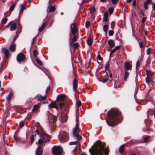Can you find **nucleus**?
I'll use <instances>...</instances> for the list:
<instances>
[{"label": "nucleus", "instance_id": "nucleus-1", "mask_svg": "<svg viewBox=\"0 0 155 155\" xmlns=\"http://www.w3.org/2000/svg\"><path fill=\"white\" fill-rule=\"evenodd\" d=\"M122 119L121 112L117 109H111L107 113L106 121L109 126L117 125Z\"/></svg>", "mask_w": 155, "mask_h": 155}, {"label": "nucleus", "instance_id": "nucleus-2", "mask_svg": "<svg viewBox=\"0 0 155 155\" xmlns=\"http://www.w3.org/2000/svg\"><path fill=\"white\" fill-rule=\"evenodd\" d=\"M95 145L93 148L89 149L91 155H108L109 152V149L104 148V145L100 140L97 141Z\"/></svg>", "mask_w": 155, "mask_h": 155}, {"label": "nucleus", "instance_id": "nucleus-3", "mask_svg": "<svg viewBox=\"0 0 155 155\" xmlns=\"http://www.w3.org/2000/svg\"><path fill=\"white\" fill-rule=\"evenodd\" d=\"M64 106V104L62 102L58 103L57 104L56 101L50 103L48 105V107L51 108H55L57 110H59L60 108L61 110L63 108Z\"/></svg>", "mask_w": 155, "mask_h": 155}, {"label": "nucleus", "instance_id": "nucleus-4", "mask_svg": "<svg viewBox=\"0 0 155 155\" xmlns=\"http://www.w3.org/2000/svg\"><path fill=\"white\" fill-rule=\"evenodd\" d=\"M39 128L40 129L41 132L40 136L42 138L45 143H49L50 140L48 139V138L50 137V136L43 131L42 130V128L41 127H40Z\"/></svg>", "mask_w": 155, "mask_h": 155}, {"label": "nucleus", "instance_id": "nucleus-5", "mask_svg": "<svg viewBox=\"0 0 155 155\" xmlns=\"http://www.w3.org/2000/svg\"><path fill=\"white\" fill-rule=\"evenodd\" d=\"M52 153L53 155H61L62 149L60 146H54L52 148Z\"/></svg>", "mask_w": 155, "mask_h": 155}, {"label": "nucleus", "instance_id": "nucleus-6", "mask_svg": "<svg viewBox=\"0 0 155 155\" xmlns=\"http://www.w3.org/2000/svg\"><path fill=\"white\" fill-rule=\"evenodd\" d=\"M61 137V142H65L67 141L69 139V136L68 133L64 131H62L60 134Z\"/></svg>", "mask_w": 155, "mask_h": 155}, {"label": "nucleus", "instance_id": "nucleus-7", "mask_svg": "<svg viewBox=\"0 0 155 155\" xmlns=\"http://www.w3.org/2000/svg\"><path fill=\"white\" fill-rule=\"evenodd\" d=\"M26 59L25 55L22 53L20 52L17 55L16 60L19 64H20L21 62L24 61Z\"/></svg>", "mask_w": 155, "mask_h": 155}, {"label": "nucleus", "instance_id": "nucleus-8", "mask_svg": "<svg viewBox=\"0 0 155 155\" xmlns=\"http://www.w3.org/2000/svg\"><path fill=\"white\" fill-rule=\"evenodd\" d=\"M76 77V74L74 75V79L73 81V89L74 92H75L77 90L78 85V81L77 79L75 78Z\"/></svg>", "mask_w": 155, "mask_h": 155}, {"label": "nucleus", "instance_id": "nucleus-9", "mask_svg": "<svg viewBox=\"0 0 155 155\" xmlns=\"http://www.w3.org/2000/svg\"><path fill=\"white\" fill-rule=\"evenodd\" d=\"M17 30L16 31V33L20 34L21 31L22 27L21 25V24L20 23V21L19 20H17Z\"/></svg>", "mask_w": 155, "mask_h": 155}, {"label": "nucleus", "instance_id": "nucleus-10", "mask_svg": "<svg viewBox=\"0 0 155 155\" xmlns=\"http://www.w3.org/2000/svg\"><path fill=\"white\" fill-rule=\"evenodd\" d=\"M66 97V95L64 94H61L58 95L56 98V100L58 101V103L61 101H64Z\"/></svg>", "mask_w": 155, "mask_h": 155}, {"label": "nucleus", "instance_id": "nucleus-11", "mask_svg": "<svg viewBox=\"0 0 155 155\" xmlns=\"http://www.w3.org/2000/svg\"><path fill=\"white\" fill-rule=\"evenodd\" d=\"M43 153L42 148L40 145H38L35 152V155H42Z\"/></svg>", "mask_w": 155, "mask_h": 155}, {"label": "nucleus", "instance_id": "nucleus-12", "mask_svg": "<svg viewBox=\"0 0 155 155\" xmlns=\"http://www.w3.org/2000/svg\"><path fill=\"white\" fill-rule=\"evenodd\" d=\"M71 33L69 34V38L72 37L73 35H78V29H72L71 27Z\"/></svg>", "mask_w": 155, "mask_h": 155}, {"label": "nucleus", "instance_id": "nucleus-13", "mask_svg": "<svg viewBox=\"0 0 155 155\" xmlns=\"http://www.w3.org/2000/svg\"><path fill=\"white\" fill-rule=\"evenodd\" d=\"M124 67L127 71L131 70L132 64L128 62H126L124 64Z\"/></svg>", "mask_w": 155, "mask_h": 155}, {"label": "nucleus", "instance_id": "nucleus-14", "mask_svg": "<svg viewBox=\"0 0 155 155\" xmlns=\"http://www.w3.org/2000/svg\"><path fill=\"white\" fill-rule=\"evenodd\" d=\"M107 42L108 44L109 45L110 48H114L115 46V43L114 40L112 39L109 40Z\"/></svg>", "mask_w": 155, "mask_h": 155}, {"label": "nucleus", "instance_id": "nucleus-15", "mask_svg": "<svg viewBox=\"0 0 155 155\" xmlns=\"http://www.w3.org/2000/svg\"><path fill=\"white\" fill-rule=\"evenodd\" d=\"M152 0H147L145 2H144V7L145 9L147 10L148 9V7L147 5L149 4H152Z\"/></svg>", "mask_w": 155, "mask_h": 155}, {"label": "nucleus", "instance_id": "nucleus-16", "mask_svg": "<svg viewBox=\"0 0 155 155\" xmlns=\"http://www.w3.org/2000/svg\"><path fill=\"white\" fill-rule=\"evenodd\" d=\"M3 52L5 54V56L6 58H8L9 55V53L6 48H4L2 49Z\"/></svg>", "mask_w": 155, "mask_h": 155}, {"label": "nucleus", "instance_id": "nucleus-17", "mask_svg": "<svg viewBox=\"0 0 155 155\" xmlns=\"http://www.w3.org/2000/svg\"><path fill=\"white\" fill-rule=\"evenodd\" d=\"M15 43H13L12 42L9 48V50L11 52H14L15 50Z\"/></svg>", "mask_w": 155, "mask_h": 155}, {"label": "nucleus", "instance_id": "nucleus-18", "mask_svg": "<svg viewBox=\"0 0 155 155\" xmlns=\"http://www.w3.org/2000/svg\"><path fill=\"white\" fill-rule=\"evenodd\" d=\"M17 25V20L12 24L10 26V29L11 31H14L15 30Z\"/></svg>", "mask_w": 155, "mask_h": 155}, {"label": "nucleus", "instance_id": "nucleus-19", "mask_svg": "<svg viewBox=\"0 0 155 155\" xmlns=\"http://www.w3.org/2000/svg\"><path fill=\"white\" fill-rule=\"evenodd\" d=\"M108 13L107 12H105L104 14V18H103V21L107 22L108 21Z\"/></svg>", "mask_w": 155, "mask_h": 155}, {"label": "nucleus", "instance_id": "nucleus-20", "mask_svg": "<svg viewBox=\"0 0 155 155\" xmlns=\"http://www.w3.org/2000/svg\"><path fill=\"white\" fill-rule=\"evenodd\" d=\"M47 23L46 21L38 29L39 32H41L42 31L45 29V28L47 25Z\"/></svg>", "mask_w": 155, "mask_h": 155}, {"label": "nucleus", "instance_id": "nucleus-21", "mask_svg": "<svg viewBox=\"0 0 155 155\" xmlns=\"http://www.w3.org/2000/svg\"><path fill=\"white\" fill-rule=\"evenodd\" d=\"M105 70L106 71H107L108 72L110 73V62H109L107 61L105 64Z\"/></svg>", "mask_w": 155, "mask_h": 155}, {"label": "nucleus", "instance_id": "nucleus-22", "mask_svg": "<svg viewBox=\"0 0 155 155\" xmlns=\"http://www.w3.org/2000/svg\"><path fill=\"white\" fill-rule=\"evenodd\" d=\"M109 25L107 24L106 25H104L103 27V29L105 33L106 34V36L107 35V30L108 29Z\"/></svg>", "mask_w": 155, "mask_h": 155}, {"label": "nucleus", "instance_id": "nucleus-23", "mask_svg": "<svg viewBox=\"0 0 155 155\" xmlns=\"http://www.w3.org/2000/svg\"><path fill=\"white\" fill-rule=\"evenodd\" d=\"M119 152L120 154L123 153L124 152V146L122 145L120 146L119 149Z\"/></svg>", "mask_w": 155, "mask_h": 155}, {"label": "nucleus", "instance_id": "nucleus-24", "mask_svg": "<svg viewBox=\"0 0 155 155\" xmlns=\"http://www.w3.org/2000/svg\"><path fill=\"white\" fill-rule=\"evenodd\" d=\"M40 106L39 104L35 105L33 106V108L32 109V111L33 112H34V111L38 110L39 109Z\"/></svg>", "mask_w": 155, "mask_h": 155}, {"label": "nucleus", "instance_id": "nucleus-25", "mask_svg": "<svg viewBox=\"0 0 155 155\" xmlns=\"http://www.w3.org/2000/svg\"><path fill=\"white\" fill-rule=\"evenodd\" d=\"M61 117L63 119H65V121H66L68 118V116L65 114L63 113L62 110L61 111Z\"/></svg>", "mask_w": 155, "mask_h": 155}, {"label": "nucleus", "instance_id": "nucleus-26", "mask_svg": "<svg viewBox=\"0 0 155 155\" xmlns=\"http://www.w3.org/2000/svg\"><path fill=\"white\" fill-rule=\"evenodd\" d=\"M77 35H73V38H72L71 37V42H74L77 41V39H78Z\"/></svg>", "mask_w": 155, "mask_h": 155}, {"label": "nucleus", "instance_id": "nucleus-27", "mask_svg": "<svg viewBox=\"0 0 155 155\" xmlns=\"http://www.w3.org/2000/svg\"><path fill=\"white\" fill-rule=\"evenodd\" d=\"M147 77H152L153 74L151 71L150 70H147L146 71Z\"/></svg>", "mask_w": 155, "mask_h": 155}, {"label": "nucleus", "instance_id": "nucleus-28", "mask_svg": "<svg viewBox=\"0 0 155 155\" xmlns=\"http://www.w3.org/2000/svg\"><path fill=\"white\" fill-rule=\"evenodd\" d=\"M92 38L91 37L89 38L87 40V44L89 46H91L92 45Z\"/></svg>", "mask_w": 155, "mask_h": 155}, {"label": "nucleus", "instance_id": "nucleus-29", "mask_svg": "<svg viewBox=\"0 0 155 155\" xmlns=\"http://www.w3.org/2000/svg\"><path fill=\"white\" fill-rule=\"evenodd\" d=\"M98 79L100 81L103 83H105L108 80V77L106 78H104L103 77H102L100 78H99Z\"/></svg>", "mask_w": 155, "mask_h": 155}, {"label": "nucleus", "instance_id": "nucleus-30", "mask_svg": "<svg viewBox=\"0 0 155 155\" xmlns=\"http://www.w3.org/2000/svg\"><path fill=\"white\" fill-rule=\"evenodd\" d=\"M97 58L98 60H99L100 61V62H99L97 61V62L99 64H101L102 61V60H103V58L101 57V55L100 54H98L97 57Z\"/></svg>", "mask_w": 155, "mask_h": 155}, {"label": "nucleus", "instance_id": "nucleus-31", "mask_svg": "<svg viewBox=\"0 0 155 155\" xmlns=\"http://www.w3.org/2000/svg\"><path fill=\"white\" fill-rule=\"evenodd\" d=\"M16 5V3H14L10 6L9 10L11 12H12L14 9Z\"/></svg>", "mask_w": 155, "mask_h": 155}, {"label": "nucleus", "instance_id": "nucleus-32", "mask_svg": "<svg viewBox=\"0 0 155 155\" xmlns=\"http://www.w3.org/2000/svg\"><path fill=\"white\" fill-rule=\"evenodd\" d=\"M55 5H54V6H53L51 7L49 9L48 12H54L55 10Z\"/></svg>", "mask_w": 155, "mask_h": 155}, {"label": "nucleus", "instance_id": "nucleus-33", "mask_svg": "<svg viewBox=\"0 0 155 155\" xmlns=\"http://www.w3.org/2000/svg\"><path fill=\"white\" fill-rule=\"evenodd\" d=\"M129 72L127 71H125L124 78V80L125 81H127V78L129 77Z\"/></svg>", "mask_w": 155, "mask_h": 155}, {"label": "nucleus", "instance_id": "nucleus-34", "mask_svg": "<svg viewBox=\"0 0 155 155\" xmlns=\"http://www.w3.org/2000/svg\"><path fill=\"white\" fill-rule=\"evenodd\" d=\"M13 95V94L12 92H10L8 96L6 97L7 100L8 101H10L12 98V97Z\"/></svg>", "mask_w": 155, "mask_h": 155}, {"label": "nucleus", "instance_id": "nucleus-35", "mask_svg": "<svg viewBox=\"0 0 155 155\" xmlns=\"http://www.w3.org/2000/svg\"><path fill=\"white\" fill-rule=\"evenodd\" d=\"M74 135L76 138L78 140H80L81 139V137L80 136V135L76 133H73Z\"/></svg>", "mask_w": 155, "mask_h": 155}, {"label": "nucleus", "instance_id": "nucleus-36", "mask_svg": "<svg viewBox=\"0 0 155 155\" xmlns=\"http://www.w3.org/2000/svg\"><path fill=\"white\" fill-rule=\"evenodd\" d=\"M150 137L149 136H145V137H143V139L144 142H147L149 141V138Z\"/></svg>", "mask_w": 155, "mask_h": 155}, {"label": "nucleus", "instance_id": "nucleus-37", "mask_svg": "<svg viewBox=\"0 0 155 155\" xmlns=\"http://www.w3.org/2000/svg\"><path fill=\"white\" fill-rule=\"evenodd\" d=\"M26 9L25 7L23 5H21V9L20 12L19 13V16L20 15L21 13L22 12L24 11V10Z\"/></svg>", "mask_w": 155, "mask_h": 155}, {"label": "nucleus", "instance_id": "nucleus-38", "mask_svg": "<svg viewBox=\"0 0 155 155\" xmlns=\"http://www.w3.org/2000/svg\"><path fill=\"white\" fill-rule=\"evenodd\" d=\"M78 124H76L75 127L74 128V129L73 130V133H77L78 131Z\"/></svg>", "mask_w": 155, "mask_h": 155}, {"label": "nucleus", "instance_id": "nucleus-39", "mask_svg": "<svg viewBox=\"0 0 155 155\" xmlns=\"http://www.w3.org/2000/svg\"><path fill=\"white\" fill-rule=\"evenodd\" d=\"M35 99L38 101H41V95L39 94L37 95L35 97Z\"/></svg>", "mask_w": 155, "mask_h": 155}, {"label": "nucleus", "instance_id": "nucleus-40", "mask_svg": "<svg viewBox=\"0 0 155 155\" xmlns=\"http://www.w3.org/2000/svg\"><path fill=\"white\" fill-rule=\"evenodd\" d=\"M79 47V44L77 42L75 43H74V52Z\"/></svg>", "mask_w": 155, "mask_h": 155}, {"label": "nucleus", "instance_id": "nucleus-41", "mask_svg": "<svg viewBox=\"0 0 155 155\" xmlns=\"http://www.w3.org/2000/svg\"><path fill=\"white\" fill-rule=\"evenodd\" d=\"M36 135V134L35 135H32L30 138V140H31V145L34 141V136Z\"/></svg>", "mask_w": 155, "mask_h": 155}, {"label": "nucleus", "instance_id": "nucleus-42", "mask_svg": "<svg viewBox=\"0 0 155 155\" xmlns=\"http://www.w3.org/2000/svg\"><path fill=\"white\" fill-rule=\"evenodd\" d=\"M25 125V122L23 121H21L19 123V128H21L23 127Z\"/></svg>", "mask_w": 155, "mask_h": 155}, {"label": "nucleus", "instance_id": "nucleus-43", "mask_svg": "<svg viewBox=\"0 0 155 155\" xmlns=\"http://www.w3.org/2000/svg\"><path fill=\"white\" fill-rule=\"evenodd\" d=\"M52 119L53 120V122L54 123L56 122L57 121V117L56 116H52Z\"/></svg>", "mask_w": 155, "mask_h": 155}, {"label": "nucleus", "instance_id": "nucleus-44", "mask_svg": "<svg viewBox=\"0 0 155 155\" xmlns=\"http://www.w3.org/2000/svg\"><path fill=\"white\" fill-rule=\"evenodd\" d=\"M114 9L112 7L109 8L108 9V12L110 15H111L113 12Z\"/></svg>", "mask_w": 155, "mask_h": 155}, {"label": "nucleus", "instance_id": "nucleus-45", "mask_svg": "<svg viewBox=\"0 0 155 155\" xmlns=\"http://www.w3.org/2000/svg\"><path fill=\"white\" fill-rule=\"evenodd\" d=\"M152 77H147L146 78V81L148 83H150L152 81V80L151 78Z\"/></svg>", "mask_w": 155, "mask_h": 155}, {"label": "nucleus", "instance_id": "nucleus-46", "mask_svg": "<svg viewBox=\"0 0 155 155\" xmlns=\"http://www.w3.org/2000/svg\"><path fill=\"white\" fill-rule=\"evenodd\" d=\"M115 25V23L114 21H112L110 24V27L112 29H114Z\"/></svg>", "mask_w": 155, "mask_h": 155}, {"label": "nucleus", "instance_id": "nucleus-47", "mask_svg": "<svg viewBox=\"0 0 155 155\" xmlns=\"http://www.w3.org/2000/svg\"><path fill=\"white\" fill-rule=\"evenodd\" d=\"M35 60L40 65H41L42 63L40 61L38 57H37L36 58H35Z\"/></svg>", "mask_w": 155, "mask_h": 155}, {"label": "nucleus", "instance_id": "nucleus-48", "mask_svg": "<svg viewBox=\"0 0 155 155\" xmlns=\"http://www.w3.org/2000/svg\"><path fill=\"white\" fill-rule=\"evenodd\" d=\"M113 30V29H112L111 30H110L109 31L108 34L109 36H112L114 34V31Z\"/></svg>", "mask_w": 155, "mask_h": 155}, {"label": "nucleus", "instance_id": "nucleus-49", "mask_svg": "<svg viewBox=\"0 0 155 155\" xmlns=\"http://www.w3.org/2000/svg\"><path fill=\"white\" fill-rule=\"evenodd\" d=\"M140 64V62L139 61H137L136 63V69L137 71H138L139 70V68H138V67H139Z\"/></svg>", "mask_w": 155, "mask_h": 155}, {"label": "nucleus", "instance_id": "nucleus-50", "mask_svg": "<svg viewBox=\"0 0 155 155\" xmlns=\"http://www.w3.org/2000/svg\"><path fill=\"white\" fill-rule=\"evenodd\" d=\"M144 11H143L141 9H140V12L138 11V12L140 15H141L142 16H144L145 15L144 13Z\"/></svg>", "mask_w": 155, "mask_h": 155}, {"label": "nucleus", "instance_id": "nucleus-51", "mask_svg": "<svg viewBox=\"0 0 155 155\" xmlns=\"http://www.w3.org/2000/svg\"><path fill=\"white\" fill-rule=\"evenodd\" d=\"M44 142L43 139H40L38 141V143L39 145H41Z\"/></svg>", "mask_w": 155, "mask_h": 155}, {"label": "nucleus", "instance_id": "nucleus-52", "mask_svg": "<svg viewBox=\"0 0 155 155\" xmlns=\"http://www.w3.org/2000/svg\"><path fill=\"white\" fill-rule=\"evenodd\" d=\"M73 25V27L72 28V29H78L76 23H74L72 24Z\"/></svg>", "mask_w": 155, "mask_h": 155}, {"label": "nucleus", "instance_id": "nucleus-53", "mask_svg": "<svg viewBox=\"0 0 155 155\" xmlns=\"http://www.w3.org/2000/svg\"><path fill=\"white\" fill-rule=\"evenodd\" d=\"M8 20V19L6 18H5L2 20V23L5 24Z\"/></svg>", "mask_w": 155, "mask_h": 155}, {"label": "nucleus", "instance_id": "nucleus-54", "mask_svg": "<svg viewBox=\"0 0 155 155\" xmlns=\"http://www.w3.org/2000/svg\"><path fill=\"white\" fill-rule=\"evenodd\" d=\"M33 56L35 58H36L37 57H38L37 56V51L36 50H34L33 51Z\"/></svg>", "mask_w": 155, "mask_h": 155}, {"label": "nucleus", "instance_id": "nucleus-55", "mask_svg": "<svg viewBox=\"0 0 155 155\" xmlns=\"http://www.w3.org/2000/svg\"><path fill=\"white\" fill-rule=\"evenodd\" d=\"M146 62V65L150 64V56H149Z\"/></svg>", "mask_w": 155, "mask_h": 155}, {"label": "nucleus", "instance_id": "nucleus-56", "mask_svg": "<svg viewBox=\"0 0 155 155\" xmlns=\"http://www.w3.org/2000/svg\"><path fill=\"white\" fill-rule=\"evenodd\" d=\"M90 24V22L89 21H87L85 23V27L86 28H88Z\"/></svg>", "mask_w": 155, "mask_h": 155}, {"label": "nucleus", "instance_id": "nucleus-57", "mask_svg": "<svg viewBox=\"0 0 155 155\" xmlns=\"http://www.w3.org/2000/svg\"><path fill=\"white\" fill-rule=\"evenodd\" d=\"M151 48H149L147 49V54L149 55L150 54L151 52Z\"/></svg>", "mask_w": 155, "mask_h": 155}, {"label": "nucleus", "instance_id": "nucleus-58", "mask_svg": "<svg viewBox=\"0 0 155 155\" xmlns=\"http://www.w3.org/2000/svg\"><path fill=\"white\" fill-rule=\"evenodd\" d=\"M113 5H115L117 4L118 2V0H110Z\"/></svg>", "mask_w": 155, "mask_h": 155}, {"label": "nucleus", "instance_id": "nucleus-59", "mask_svg": "<svg viewBox=\"0 0 155 155\" xmlns=\"http://www.w3.org/2000/svg\"><path fill=\"white\" fill-rule=\"evenodd\" d=\"M95 10L94 7H93V8H91L90 10V13L91 14H93Z\"/></svg>", "mask_w": 155, "mask_h": 155}, {"label": "nucleus", "instance_id": "nucleus-60", "mask_svg": "<svg viewBox=\"0 0 155 155\" xmlns=\"http://www.w3.org/2000/svg\"><path fill=\"white\" fill-rule=\"evenodd\" d=\"M81 102L80 100H79L77 102V106L78 107H80L81 105Z\"/></svg>", "mask_w": 155, "mask_h": 155}, {"label": "nucleus", "instance_id": "nucleus-61", "mask_svg": "<svg viewBox=\"0 0 155 155\" xmlns=\"http://www.w3.org/2000/svg\"><path fill=\"white\" fill-rule=\"evenodd\" d=\"M147 18V16L146 17H143L142 18V21H141L142 23H144L145 22Z\"/></svg>", "mask_w": 155, "mask_h": 155}, {"label": "nucleus", "instance_id": "nucleus-62", "mask_svg": "<svg viewBox=\"0 0 155 155\" xmlns=\"http://www.w3.org/2000/svg\"><path fill=\"white\" fill-rule=\"evenodd\" d=\"M47 97V95L45 96H43V97L41 96V101L42 100H43V101L45 100Z\"/></svg>", "mask_w": 155, "mask_h": 155}, {"label": "nucleus", "instance_id": "nucleus-63", "mask_svg": "<svg viewBox=\"0 0 155 155\" xmlns=\"http://www.w3.org/2000/svg\"><path fill=\"white\" fill-rule=\"evenodd\" d=\"M143 41L140 42L139 43L140 47L141 48H143Z\"/></svg>", "mask_w": 155, "mask_h": 155}, {"label": "nucleus", "instance_id": "nucleus-64", "mask_svg": "<svg viewBox=\"0 0 155 155\" xmlns=\"http://www.w3.org/2000/svg\"><path fill=\"white\" fill-rule=\"evenodd\" d=\"M14 138L16 141L19 140L20 139L18 137L15 136V134L14 135Z\"/></svg>", "mask_w": 155, "mask_h": 155}]
</instances>
